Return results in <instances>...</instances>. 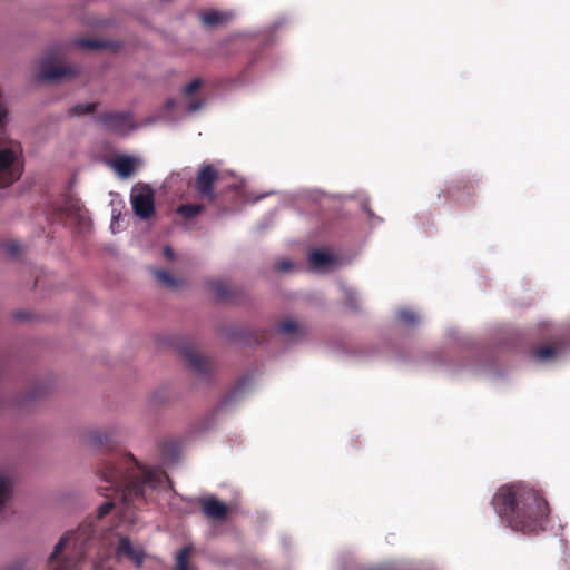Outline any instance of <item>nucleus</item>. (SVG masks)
<instances>
[{"label":"nucleus","mask_w":570,"mask_h":570,"mask_svg":"<svg viewBox=\"0 0 570 570\" xmlns=\"http://www.w3.org/2000/svg\"><path fill=\"white\" fill-rule=\"evenodd\" d=\"M98 475L101 481L107 483L106 490L112 494L111 501L101 504L98 509L100 518L108 514L117 504L124 505V509L138 502L147 501V491H160L166 488L169 480L165 473L158 469H149L130 454L114 453L108 455L98 466Z\"/></svg>","instance_id":"nucleus-1"},{"label":"nucleus","mask_w":570,"mask_h":570,"mask_svg":"<svg viewBox=\"0 0 570 570\" xmlns=\"http://www.w3.org/2000/svg\"><path fill=\"white\" fill-rule=\"evenodd\" d=\"M492 505L514 531L534 533L544 528L548 504L539 493L524 484L501 487L492 499Z\"/></svg>","instance_id":"nucleus-2"},{"label":"nucleus","mask_w":570,"mask_h":570,"mask_svg":"<svg viewBox=\"0 0 570 570\" xmlns=\"http://www.w3.org/2000/svg\"><path fill=\"white\" fill-rule=\"evenodd\" d=\"M91 535L88 524L63 534L49 556L50 570H79L78 562Z\"/></svg>","instance_id":"nucleus-3"},{"label":"nucleus","mask_w":570,"mask_h":570,"mask_svg":"<svg viewBox=\"0 0 570 570\" xmlns=\"http://www.w3.org/2000/svg\"><path fill=\"white\" fill-rule=\"evenodd\" d=\"M22 169L21 145L12 139L0 138V188L18 180Z\"/></svg>","instance_id":"nucleus-4"},{"label":"nucleus","mask_w":570,"mask_h":570,"mask_svg":"<svg viewBox=\"0 0 570 570\" xmlns=\"http://www.w3.org/2000/svg\"><path fill=\"white\" fill-rule=\"evenodd\" d=\"M79 72L77 65L65 61L61 50H53L38 62L35 76L40 81H57L76 78Z\"/></svg>","instance_id":"nucleus-5"},{"label":"nucleus","mask_w":570,"mask_h":570,"mask_svg":"<svg viewBox=\"0 0 570 570\" xmlns=\"http://www.w3.org/2000/svg\"><path fill=\"white\" fill-rule=\"evenodd\" d=\"M130 203L136 216L148 219L155 212L154 193L145 185H136L130 193Z\"/></svg>","instance_id":"nucleus-6"},{"label":"nucleus","mask_w":570,"mask_h":570,"mask_svg":"<svg viewBox=\"0 0 570 570\" xmlns=\"http://www.w3.org/2000/svg\"><path fill=\"white\" fill-rule=\"evenodd\" d=\"M104 126L119 135H126L130 130L140 126L132 120L129 111H115L102 118Z\"/></svg>","instance_id":"nucleus-7"},{"label":"nucleus","mask_w":570,"mask_h":570,"mask_svg":"<svg viewBox=\"0 0 570 570\" xmlns=\"http://www.w3.org/2000/svg\"><path fill=\"white\" fill-rule=\"evenodd\" d=\"M308 264L314 272H328L336 266V259L328 253L315 249L308 255Z\"/></svg>","instance_id":"nucleus-8"},{"label":"nucleus","mask_w":570,"mask_h":570,"mask_svg":"<svg viewBox=\"0 0 570 570\" xmlns=\"http://www.w3.org/2000/svg\"><path fill=\"white\" fill-rule=\"evenodd\" d=\"M118 559H128L136 566H140L144 561V552L140 548L134 547L130 540L126 537L121 538L116 550Z\"/></svg>","instance_id":"nucleus-9"},{"label":"nucleus","mask_w":570,"mask_h":570,"mask_svg":"<svg viewBox=\"0 0 570 570\" xmlns=\"http://www.w3.org/2000/svg\"><path fill=\"white\" fill-rule=\"evenodd\" d=\"M139 159L131 156H117L110 161V167L121 178L131 176L139 166Z\"/></svg>","instance_id":"nucleus-10"},{"label":"nucleus","mask_w":570,"mask_h":570,"mask_svg":"<svg viewBox=\"0 0 570 570\" xmlns=\"http://www.w3.org/2000/svg\"><path fill=\"white\" fill-rule=\"evenodd\" d=\"M217 177L216 170L210 166H204L196 180L197 189L203 196H212L213 184Z\"/></svg>","instance_id":"nucleus-11"},{"label":"nucleus","mask_w":570,"mask_h":570,"mask_svg":"<svg viewBox=\"0 0 570 570\" xmlns=\"http://www.w3.org/2000/svg\"><path fill=\"white\" fill-rule=\"evenodd\" d=\"M157 116L147 120L146 124H161L171 126L175 125L179 119L184 118L187 114L185 109H157Z\"/></svg>","instance_id":"nucleus-12"},{"label":"nucleus","mask_w":570,"mask_h":570,"mask_svg":"<svg viewBox=\"0 0 570 570\" xmlns=\"http://www.w3.org/2000/svg\"><path fill=\"white\" fill-rule=\"evenodd\" d=\"M69 216L78 225L80 233H86L90 230L91 218L89 216V213L85 208L80 207L79 204H73L70 206Z\"/></svg>","instance_id":"nucleus-13"},{"label":"nucleus","mask_w":570,"mask_h":570,"mask_svg":"<svg viewBox=\"0 0 570 570\" xmlns=\"http://www.w3.org/2000/svg\"><path fill=\"white\" fill-rule=\"evenodd\" d=\"M203 511L209 518L219 519L226 514L227 507L216 499L210 498L204 501Z\"/></svg>","instance_id":"nucleus-14"},{"label":"nucleus","mask_w":570,"mask_h":570,"mask_svg":"<svg viewBox=\"0 0 570 570\" xmlns=\"http://www.w3.org/2000/svg\"><path fill=\"white\" fill-rule=\"evenodd\" d=\"M233 14L230 12H220L212 10L200 16L202 22L206 26H217L230 21Z\"/></svg>","instance_id":"nucleus-15"},{"label":"nucleus","mask_w":570,"mask_h":570,"mask_svg":"<svg viewBox=\"0 0 570 570\" xmlns=\"http://www.w3.org/2000/svg\"><path fill=\"white\" fill-rule=\"evenodd\" d=\"M186 361L196 372H205L207 370V361L198 352H186Z\"/></svg>","instance_id":"nucleus-16"},{"label":"nucleus","mask_w":570,"mask_h":570,"mask_svg":"<svg viewBox=\"0 0 570 570\" xmlns=\"http://www.w3.org/2000/svg\"><path fill=\"white\" fill-rule=\"evenodd\" d=\"M11 491V479L10 476L0 471V510L3 508L7 502Z\"/></svg>","instance_id":"nucleus-17"},{"label":"nucleus","mask_w":570,"mask_h":570,"mask_svg":"<svg viewBox=\"0 0 570 570\" xmlns=\"http://www.w3.org/2000/svg\"><path fill=\"white\" fill-rule=\"evenodd\" d=\"M73 45L77 47H80L83 49H90V50L101 49V48H106L108 46L107 42L99 41V40L91 39V38H79V39L75 40Z\"/></svg>","instance_id":"nucleus-18"},{"label":"nucleus","mask_w":570,"mask_h":570,"mask_svg":"<svg viewBox=\"0 0 570 570\" xmlns=\"http://www.w3.org/2000/svg\"><path fill=\"white\" fill-rule=\"evenodd\" d=\"M191 552L190 547L181 549L176 556V569L177 570H193L188 567V558Z\"/></svg>","instance_id":"nucleus-19"},{"label":"nucleus","mask_w":570,"mask_h":570,"mask_svg":"<svg viewBox=\"0 0 570 570\" xmlns=\"http://www.w3.org/2000/svg\"><path fill=\"white\" fill-rule=\"evenodd\" d=\"M557 355V348L552 346H544L534 351V357L540 362L552 360Z\"/></svg>","instance_id":"nucleus-20"},{"label":"nucleus","mask_w":570,"mask_h":570,"mask_svg":"<svg viewBox=\"0 0 570 570\" xmlns=\"http://www.w3.org/2000/svg\"><path fill=\"white\" fill-rule=\"evenodd\" d=\"M202 209H203V207L200 205L189 204V205L179 206L177 208V213L180 214L185 218H191V217L196 216L198 213H200Z\"/></svg>","instance_id":"nucleus-21"},{"label":"nucleus","mask_w":570,"mask_h":570,"mask_svg":"<svg viewBox=\"0 0 570 570\" xmlns=\"http://www.w3.org/2000/svg\"><path fill=\"white\" fill-rule=\"evenodd\" d=\"M155 276L166 287H175L177 285L175 278L166 271H156Z\"/></svg>","instance_id":"nucleus-22"},{"label":"nucleus","mask_w":570,"mask_h":570,"mask_svg":"<svg viewBox=\"0 0 570 570\" xmlns=\"http://www.w3.org/2000/svg\"><path fill=\"white\" fill-rule=\"evenodd\" d=\"M397 316H399L400 321L406 325L414 324L419 320L416 314L410 309L400 311Z\"/></svg>","instance_id":"nucleus-23"},{"label":"nucleus","mask_w":570,"mask_h":570,"mask_svg":"<svg viewBox=\"0 0 570 570\" xmlns=\"http://www.w3.org/2000/svg\"><path fill=\"white\" fill-rule=\"evenodd\" d=\"M279 330L284 333H294L297 330V323L293 320H286L281 323Z\"/></svg>","instance_id":"nucleus-24"},{"label":"nucleus","mask_w":570,"mask_h":570,"mask_svg":"<svg viewBox=\"0 0 570 570\" xmlns=\"http://www.w3.org/2000/svg\"><path fill=\"white\" fill-rule=\"evenodd\" d=\"M200 83L199 79H194L183 88V92L189 96L200 87Z\"/></svg>","instance_id":"nucleus-25"},{"label":"nucleus","mask_w":570,"mask_h":570,"mask_svg":"<svg viewBox=\"0 0 570 570\" xmlns=\"http://www.w3.org/2000/svg\"><path fill=\"white\" fill-rule=\"evenodd\" d=\"M109 439L107 432H97L92 435V441L96 444H104Z\"/></svg>","instance_id":"nucleus-26"},{"label":"nucleus","mask_w":570,"mask_h":570,"mask_svg":"<svg viewBox=\"0 0 570 570\" xmlns=\"http://www.w3.org/2000/svg\"><path fill=\"white\" fill-rule=\"evenodd\" d=\"M6 250L10 255H16L20 250V246H19V244L17 242H9L8 244H6Z\"/></svg>","instance_id":"nucleus-27"},{"label":"nucleus","mask_w":570,"mask_h":570,"mask_svg":"<svg viewBox=\"0 0 570 570\" xmlns=\"http://www.w3.org/2000/svg\"><path fill=\"white\" fill-rule=\"evenodd\" d=\"M291 268H292V264L289 262H287V261L286 262H281L278 264V269L279 271H284L285 272V271H289Z\"/></svg>","instance_id":"nucleus-28"},{"label":"nucleus","mask_w":570,"mask_h":570,"mask_svg":"<svg viewBox=\"0 0 570 570\" xmlns=\"http://www.w3.org/2000/svg\"><path fill=\"white\" fill-rule=\"evenodd\" d=\"M164 255L167 259H173L174 258V252L170 247H165L164 248Z\"/></svg>","instance_id":"nucleus-29"},{"label":"nucleus","mask_w":570,"mask_h":570,"mask_svg":"<svg viewBox=\"0 0 570 570\" xmlns=\"http://www.w3.org/2000/svg\"><path fill=\"white\" fill-rule=\"evenodd\" d=\"M118 216H116L115 214L112 215V219H111V224H110V228L112 230V233H116V227H118Z\"/></svg>","instance_id":"nucleus-30"},{"label":"nucleus","mask_w":570,"mask_h":570,"mask_svg":"<svg viewBox=\"0 0 570 570\" xmlns=\"http://www.w3.org/2000/svg\"><path fill=\"white\" fill-rule=\"evenodd\" d=\"M118 216H116L115 214L112 215V219H111V224H110V228L112 230V233H116V227H118Z\"/></svg>","instance_id":"nucleus-31"},{"label":"nucleus","mask_w":570,"mask_h":570,"mask_svg":"<svg viewBox=\"0 0 570 570\" xmlns=\"http://www.w3.org/2000/svg\"><path fill=\"white\" fill-rule=\"evenodd\" d=\"M6 119H7V109L0 108V126H2L4 124Z\"/></svg>","instance_id":"nucleus-32"},{"label":"nucleus","mask_w":570,"mask_h":570,"mask_svg":"<svg viewBox=\"0 0 570 570\" xmlns=\"http://www.w3.org/2000/svg\"><path fill=\"white\" fill-rule=\"evenodd\" d=\"M10 101L6 98L4 95H2V92L0 91V107H2V105H7L9 104Z\"/></svg>","instance_id":"nucleus-33"},{"label":"nucleus","mask_w":570,"mask_h":570,"mask_svg":"<svg viewBox=\"0 0 570 570\" xmlns=\"http://www.w3.org/2000/svg\"><path fill=\"white\" fill-rule=\"evenodd\" d=\"M94 570H100V569L98 568V566L95 564Z\"/></svg>","instance_id":"nucleus-34"}]
</instances>
